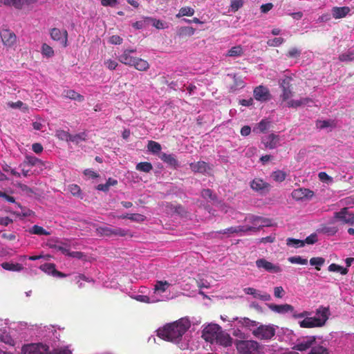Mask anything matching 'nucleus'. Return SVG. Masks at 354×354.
<instances>
[{"mask_svg":"<svg viewBox=\"0 0 354 354\" xmlns=\"http://www.w3.org/2000/svg\"><path fill=\"white\" fill-rule=\"evenodd\" d=\"M187 329L188 326L179 320L158 328L157 335L164 340L176 342L180 339Z\"/></svg>","mask_w":354,"mask_h":354,"instance_id":"f257e3e1","label":"nucleus"},{"mask_svg":"<svg viewBox=\"0 0 354 354\" xmlns=\"http://www.w3.org/2000/svg\"><path fill=\"white\" fill-rule=\"evenodd\" d=\"M235 346L239 354H261L263 349L254 340H236Z\"/></svg>","mask_w":354,"mask_h":354,"instance_id":"f03ea898","label":"nucleus"},{"mask_svg":"<svg viewBox=\"0 0 354 354\" xmlns=\"http://www.w3.org/2000/svg\"><path fill=\"white\" fill-rule=\"evenodd\" d=\"M252 333L254 337L259 339L270 340L276 334V326L271 324H261L253 329Z\"/></svg>","mask_w":354,"mask_h":354,"instance_id":"7ed1b4c3","label":"nucleus"},{"mask_svg":"<svg viewBox=\"0 0 354 354\" xmlns=\"http://www.w3.org/2000/svg\"><path fill=\"white\" fill-rule=\"evenodd\" d=\"M49 347L41 343L25 344L21 348V354H48Z\"/></svg>","mask_w":354,"mask_h":354,"instance_id":"20e7f679","label":"nucleus"},{"mask_svg":"<svg viewBox=\"0 0 354 354\" xmlns=\"http://www.w3.org/2000/svg\"><path fill=\"white\" fill-rule=\"evenodd\" d=\"M221 330V327L218 324H209L203 329L202 337L206 342L213 344Z\"/></svg>","mask_w":354,"mask_h":354,"instance_id":"39448f33","label":"nucleus"},{"mask_svg":"<svg viewBox=\"0 0 354 354\" xmlns=\"http://www.w3.org/2000/svg\"><path fill=\"white\" fill-rule=\"evenodd\" d=\"M292 81V78L291 77L286 76L279 82L280 88L282 90L281 97L283 101H287L293 95V92L291 88Z\"/></svg>","mask_w":354,"mask_h":354,"instance_id":"423d86ee","label":"nucleus"},{"mask_svg":"<svg viewBox=\"0 0 354 354\" xmlns=\"http://www.w3.org/2000/svg\"><path fill=\"white\" fill-rule=\"evenodd\" d=\"M96 230L98 234L106 236H125L129 234L128 230L120 227H100Z\"/></svg>","mask_w":354,"mask_h":354,"instance_id":"0eeeda50","label":"nucleus"},{"mask_svg":"<svg viewBox=\"0 0 354 354\" xmlns=\"http://www.w3.org/2000/svg\"><path fill=\"white\" fill-rule=\"evenodd\" d=\"M0 37L3 45L7 48L12 47L17 41L15 33L8 28L2 29L0 31Z\"/></svg>","mask_w":354,"mask_h":354,"instance_id":"6e6552de","label":"nucleus"},{"mask_svg":"<svg viewBox=\"0 0 354 354\" xmlns=\"http://www.w3.org/2000/svg\"><path fill=\"white\" fill-rule=\"evenodd\" d=\"M315 336H308L306 338H304L303 339L298 340L297 342L294 345L292 348L300 352H304L309 348H311L312 346L315 344Z\"/></svg>","mask_w":354,"mask_h":354,"instance_id":"1a4fd4ad","label":"nucleus"},{"mask_svg":"<svg viewBox=\"0 0 354 354\" xmlns=\"http://www.w3.org/2000/svg\"><path fill=\"white\" fill-rule=\"evenodd\" d=\"M334 217L344 224L354 225V214L349 212L347 207L335 212Z\"/></svg>","mask_w":354,"mask_h":354,"instance_id":"9d476101","label":"nucleus"},{"mask_svg":"<svg viewBox=\"0 0 354 354\" xmlns=\"http://www.w3.org/2000/svg\"><path fill=\"white\" fill-rule=\"evenodd\" d=\"M250 187L252 190L260 194H266L270 191V185L261 178H256L250 182Z\"/></svg>","mask_w":354,"mask_h":354,"instance_id":"9b49d317","label":"nucleus"},{"mask_svg":"<svg viewBox=\"0 0 354 354\" xmlns=\"http://www.w3.org/2000/svg\"><path fill=\"white\" fill-rule=\"evenodd\" d=\"M253 95L256 100L260 102H267L271 99L269 89L262 85L258 86L254 89Z\"/></svg>","mask_w":354,"mask_h":354,"instance_id":"f8f14e48","label":"nucleus"},{"mask_svg":"<svg viewBox=\"0 0 354 354\" xmlns=\"http://www.w3.org/2000/svg\"><path fill=\"white\" fill-rule=\"evenodd\" d=\"M256 266L259 269H264L265 270L272 273H278L281 271V269L279 266L274 265L265 259H257L256 261Z\"/></svg>","mask_w":354,"mask_h":354,"instance_id":"ddd939ff","label":"nucleus"},{"mask_svg":"<svg viewBox=\"0 0 354 354\" xmlns=\"http://www.w3.org/2000/svg\"><path fill=\"white\" fill-rule=\"evenodd\" d=\"M50 37L57 41H59L64 47L67 46L68 32L65 30L61 31L59 28H53L50 30Z\"/></svg>","mask_w":354,"mask_h":354,"instance_id":"4468645a","label":"nucleus"},{"mask_svg":"<svg viewBox=\"0 0 354 354\" xmlns=\"http://www.w3.org/2000/svg\"><path fill=\"white\" fill-rule=\"evenodd\" d=\"M291 195L294 199L301 201L304 199H310L314 196V192L309 189L299 188L294 189Z\"/></svg>","mask_w":354,"mask_h":354,"instance_id":"2eb2a0df","label":"nucleus"},{"mask_svg":"<svg viewBox=\"0 0 354 354\" xmlns=\"http://www.w3.org/2000/svg\"><path fill=\"white\" fill-rule=\"evenodd\" d=\"M136 52L134 49H125L122 53L118 56V60L123 64L131 66L133 64L136 57L131 55V53Z\"/></svg>","mask_w":354,"mask_h":354,"instance_id":"dca6fc26","label":"nucleus"},{"mask_svg":"<svg viewBox=\"0 0 354 354\" xmlns=\"http://www.w3.org/2000/svg\"><path fill=\"white\" fill-rule=\"evenodd\" d=\"M324 325V320L316 319L315 317H306L299 322L301 328L321 327Z\"/></svg>","mask_w":354,"mask_h":354,"instance_id":"f3484780","label":"nucleus"},{"mask_svg":"<svg viewBox=\"0 0 354 354\" xmlns=\"http://www.w3.org/2000/svg\"><path fill=\"white\" fill-rule=\"evenodd\" d=\"M279 136L274 133H271L267 136H265L262 139V142L263 143L265 147L270 149L276 148L279 144Z\"/></svg>","mask_w":354,"mask_h":354,"instance_id":"a211bd4d","label":"nucleus"},{"mask_svg":"<svg viewBox=\"0 0 354 354\" xmlns=\"http://www.w3.org/2000/svg\"><path fill=\"white\" fill-rule=\"evenodd\" d=\"M214 343L227 347L232 344V338L227 333L221 330Z\"/></svg>","mask_w":354,"mask_h":354,"instance_id":"6ab92c4d","label":"nucleus"},{"mask_svg":"<svg viewBox=\"0 0 354 354\" xmlns=\"http://www.w3.org/2000/svg\"><path fill=\"white\" fill-rule=\"evenodd\" d=\"M159 158L162 161L167 164L173 169H177L179 167L178 161L176 160L174 154L162 153L160 154Z\"/></svg>","mask_w":354,"mask_h":354,"instance_id":"aec40b11","label":"nucleus"},{"mask_svg":"<svg viewBox=\"0 0 354 354\" xmlns=\"http://www.w3.org/2000/svg\"><path fill=\"white\" fill-rule=\"evenodd\" d=\"M268 307L271 310L280 314L294 311V307L292 305L288 304L280 305L271 304L268 306Z\"/></svg>","mask_w":354,"mask_h":354,"instance_id":"412c9836","label":"nucleus"},{"mask_svg":"<svg viewBox=\"0 0 354 354\" xmlns=\"http://www.w3.org/2000/svg\"><path fill=\"white\" fill-rule=\"evenodd\" d=\"M244 292L247 295H251L254 298L259 299L262 301H269L271 299V297L268 293L261 294L260 292L253 288H245L244 289Z\"/></svg>","mask_w":354,"mask_h":354,"instance_id":"4be33fe9","label":"nucleus"},{"mask_svg":"<svg viewBox=\"0 0 354 354\" xmlns=\"http://www.w3.org/2000/svg\"><path fill=\"white\" fill-rule=\"evenodd\" d=\"M192 171L196 173H205L210 169L208 164L205 161H198L197 162H192L189 164Z\"/></svg>","mask_w":354,"mask_h":354,"instance_id":"5701e85b","label":"nucleus"},{"mask_svg":"<svg viewBox=\"0 0 354 354\" xmlns=\"http://www.w3.org/2000/svg\"><path fill=\"white\" fill-rule=\"evenodd\" d=\"M351 11L348 6L333 7L332 9V15L335 19H341L345 17Z\"/></svg>","mask_w":354,"mask_h":354,"instance_id":"b1692460","label":"nucleus"},{"mask_svg":"<svg viewBox=\"0 0 354 354\" xmlns=\"http://www.w3.org/2000/svg\"><path fill=\"white\" fill-rule=\"evenodd\" d=\"M131 66H133L139 71H147L149 68L150 65L147 61L140 57H136Z\"/></svg>","mask_w":354,"mask_h":354,"instance_id":"393cba45","label":"nucleus"},{"mask_svg":"<svg viewBox=\"0 0 354 354\" xmlns=\"http://www.w3.org/2000/svg\"><path fill=\"white\" fill-rule=\"evenodd\" d=\"M232 78L234 82L230 87V92H235L245 86V83L240 76L234 74L232 75Z\"/></svg>","mask_w":354,"mask_h":354,"instance_id":"a878e982","label":"nucleus"},{"mask_svg":"<svg viewBox=\"0 0 354 354\" xmlns=\"http://www.w3.org/2000/svg\"><path fill=\"white\" fill-rule=\"evenodd\" d=\"M195 33V29L191 26H181L177 29V35L180 38L191 37Z\"/></svg>","mask_w":354,"mask_h":354,"instance_id":"bb28decb","label":"nucleus"},{"mask_svg":"<svg viewBox=\"0 0 354 354\" xmlns=\"http://www.w3.org/2000/svg\"><path fill=\"white\" fill-rule=\"evenodd\" d=\"M63 96L66 98L76 100L80 102H82L84 100V97L74 90L64 91L63 93Z\"/></svg>","mask_w":354,"mask_h":354,"instance_id":"cd10ccee","label":"nucleus"},{"mask_svg":"<svg viewBox=\"0 0 354 354\" xmlns=\"http://www.w3.org/2000/svg\"><path fill=\"white\" fill-rule=\"evenodd\" d=\"M238 324L242 326L245 327L246 328H248L250 330H252V328H256L258 326V322L252 320L248 317H243L238 320Z\"/></svg>","mask_w":354,"mask_h":354,"instance_id":"c85d7f7f","label":"nucleus"},{"mask_svg":"<svg viewBox=\"0 0 354 354\" xmlns=\"http://www.w3.org/2000/svg\"><path fill=\"white\" fill-rule=\"evenodd\" d=\"M169 286H171V283H169L167 281L158 280L154 285V292L163 293L166 292Z\"/></svg>","mask_w":354,"mask_h":354,"instance_id":"c756f323","label":"nucleus"},{"mask_svg":"<svg viewBox=\"0 0 354 354\" xmlns=\"http://www.w3.org/2000/svg\"><path fill=\"white\" fill-rule=\"evenodd\" d=\"M310 102H312L311 99L308 97H304L299 100H290L287 102V104L288 107L297 108L303 104H306Z\"/></svg>","mask_w":354,"mask_h":354,"instance_id":"7c9ffc66","label":"nucleus"},{"mask_svg":"<svg viewBox=\"0 0 354 354\" xmlns=\"http://www.w3.org/2000/svg\"><path fill=\"white\" fill-rule=\"evenodd\" d=\"M328 308H325V307H320L319 308H318L317 310V312H316V315H317V317H315L316 319H319V320H322L324 319V324L326 322V321L328 320Z\"/></svg>","mask_w":354,"mask_h":354,"instance_id":"2f4dec72","label":"nucleus"},{"mask_svg":"<svg viewBox=\"0 0 354 354\" xmlns=\"http://www.w3.org/2000/svg\"><path fill=\"white\" fill-rule=\"evenodd\" d=\"M1 267L6 270L9 271H20L23 269L20 263H12L9 262H3L1 263Z\"/></svg>","mask_w":354,"mask_h":354,"instance_id":"473e14b6","label":"nucleus"},{"mask_svg":"<svg viewBox=\"0 0 354 354\" xmlns=\"http://www.w3.org/2000/svg\"><path fill=\"white\" fill-rule=\"evenodd\" d=\"M23 163L24 165H26L27 167L44 165L40 159L34 156H26Z\"/></svg>","mask_w":354,"mask_h":354,"instance_id":"72a5a7b5","label":"nucleus"},{"mask_svg":"<svg viewBox=\"0 0 354 354\" xmlns=\"http://www.w3.org/2000/svg\"><path fill=\"white\" fill-rule=\"evenodd\" d=\"M243 55V50L241 46H236L232 47L227 53V56L229 57H240Z\"/></svg>","mask_w":354,"mask_h":354,"instance_id":"f704fd0d","label":"nucleus"},{"mask_svg":"<svg viewBox=\"0 0 354 354\" xmlns=\"http://www.w3.org/2000/svg\"><path fill=\"white\" fill-rule=\"evenodd\" d=\"M194 9L191 7H183L180 9L179 12L176 15V17L180 18L184 16L191 17L194 15Z\"/></svg>","mask_w":354,"mask_h":354,"instance_id":"c9c22d12","label":"nucleus"},{"mask_svg":"<svg viewBox=\"0 0 354 354\" xmlns=\"http://www.w3.org/2000/svg\"><path fill=\"white\" fill-rule=\"evenodd\" d=\"M75 281L80 288L84 287V284L82 283V281L87 282H94V280L92 278L88 277L85 276L84 274H79L78 275L75 277Z\"/></svg>","mask_w":354,"mask_h":354,"instance_id":"e433bc0d","label":"nucleus"},{"mask_svg":"<svg viewBox=\"0 0 354 354\" xmlns=\"http://www.w3.org/2000/svg\"><path fill=\"white\" fill-rule=\"evenodd\" d=\"M328 270L329 272H340L341 274L345 275L348 273V270L346 268H343L342 266L337 265L336 263H331Z\"/></svg>","mask_w":354,"mask_h":354,"instance_id":"4c0bfd02","label":"nucleus"},{"mask_svg":"<svg viewBox=\"0 0 354 354\" xmlns=\"http://www.w3.org/2000/svg\"><path fill=\"white\" fill-rule=\"evenodd\" d=\"M161 145L160 143L150 140L147 144V149L153 153H158L161 151Z\"/></svg>","mask_w":354,"mask_h":354,"instance_id":"58836bf2","label":"nucleus"},{"mask_svg":"<svg viewBox=\"0 0 354 354\" xmlns=\"http://www.w3.org/2000/svg\"><path fill=\"white\" fill-rule=\"evenodd\" d=\"M324 263L325 259L323 257H313L310 259V264L315 266V269L318 271L321 270V266H322Z\"/></svg>","mask_w":354,"mask_h":354,"instance_id":"ea45409f","label":"nucleus"},{"mask_svg":"<svg viewBox=\"0 0 354 354\" xmlns=\"http://www.w3.org/2000/svg\"><path fill=\"white\" fill-rule=\"evenodd\" d=\"M286 244L288 246L294 247L295 248H301L304 246V241L300 239H296L293 238H288L286 240Z\"/></svg>","mask_w":354,"mask_h":354,"instance_id":"a19ab883","label":"nucleus"},{"mask_svg":"<svg viewBox=\"0 0 354 354\" xmlns=\"http://www.w3.org/2000/svg\"><path fill=\"white\" fill-rule=\"evenodd\" d=\"M86 133L85 132H82L80 133H77L75 135L71 134L70 142H72L75 144H79L82 141H84L86 139Z\"/></svg>","mask_w":354,"mask_h":354,"instance_id":"79ce46f5","label":"nucleus"},{"mask_svg":"<svg viewBox=\"0 0 354 354\" xmlns=\"http://www.w3.org/2000/svg\"><path fill=\"white\" fill-rule=\"evenodd\" d=\"M286 172L281 171V170H277L275 171H273L271 174L272 178L276 182H283L286 178Z\"/></svg>","mask_w":354,"mask_h":354,"instance_id":"37998d69","label":"nucleus"},{"mask_svg":"<svg viewBox=\"0 0 354 354\" xmlns=\"http://www.w3.org/2000/svg\"><path fill=\"white\" fill-rule=\"evenodd\" d=\"M152 169H153L152 165L148 162H139L136 165L137 170L143 171L145 173L149 172L151 170H152Z\"/></svg>","mask_w":354,"mask_h":354,"instance_id":"c03bdc74","label":"nucleus"},{"mask_svg":"<svg viewBox=\"0 0 354 354\" xmlns=\"http://www.w3.org/2000/svg\"><path fill=\"white\" fill-rule=\"evenodd\" d=\"M252 222L256 225L258 224L259 223H261V224L259 225L261 226V228L264 226L271 225V223H272L270 219L263 218L261 216L254 217L252 219Z\"/></svg>","mask_w":354,"mask_h":354,"instance_id":"a18cd8bd","label":"nucleus"},{"mask_svg":"<svg viewBox=\"0 0 354 354\" xmlns=\"http://www.w3.org/2000/svg\"><path fill=\"white\" fill-rule=\"evenodd\" d=\"M30 233L37 235H49L50 233L47 232L45 229H44L42 227L35 225L32 227V228L30 230Z\"/></svg>","mask_w":354,"mask_h":354,"instance_id":"49530a36","label":"nucleus"},{"mask_svg":"<svg viewBox=\"0 0 354 354\" xmlns=\"http://www.w3.org/2000/svg\"><path fill=\"white\" fill-rule=\"evenodd\" d=\"M270 128V122L266 120H262L260 122L258 123L256 129H254L259 133H265Z\"/></svg>","mask_w":354,"mask_h":354,"instance_id":"de8ad7c7","label":"nucleus"},{"mask_svg":"<svg viewBox=\"0 0 354 354\" xmlns=\"http://www.w3.org/2000/svg\"><path fill=\"white\" fill-rule=\"evenodd\" d=\"M8 104L10 108L21 109L24 112H26L28 110V106L20 100L16 102H8Z\"/></svg>","mask_w":354,"mask_h":354,"instance_id":"09e8293b","label":"nucleus"},{"mask_svg":"<svg viewBox=\"0 0 354 354\" xmlns=\"http://www.w3.org/2000/svg\"><path fill=\"white\" fill-rule=\"evenodd\" d=\"M28 0H10V4L9 6H12L17 10L22 9L25 4H30Z\"/></svg>","mask_w":354,"mask_h":354,"instance_id":"8fccbe9b","label":"nucleus"},{"mask_svg":"<svg viewBox=\"0 0 354 354\" xmlns=\"http://www.w3.org/2000/svg\"><path fill=\"white\" fill-rule=\"evenodd\" d=\"M41 53L47 57H51L54 55V50L46 44H43L41 46Z\"/></svg>","mask_w":354,"mask_h":354,"instance_id":"3c124183","label":"nucleus"},{"mask_svg":"<svg viewBox=\"0 0 354 354\" xmlns=\"http://www.w3.org/2000/svg\"><path fill=\"white\" fill-rule=\"evenodd\" d=\"M288 261L291 263H297L301 265H306L308 263V260L306 259H304L300 256L290 257L288 258Z\"/></svg>","mask_w":354,"mask_h":354,"instance_id":"603ef678","label":"nucleus"},{"mask_svg":"<svg viewBox=\"0 0 354 354\" xmlns=\"http://www.w3.org/2000/svg\"><path fill=\"white\" fill-rule=\"evenodd\" d=\"M201 196L205 199H209L210 201H216V196L213 194L212 191L209 189H204L201 192Z\"/></svg>","mask_w":354,"mask_h":354,"instance_id":"864d4df0","label":"nucleus"},{"mask_svg":"<svg viewBox=\"0 0 354 354\" xmlns=\"http://www.w3.org/2000/svg\"><path fill=\"white\" fill-rule=\"evenodd\" d=\"M284 42V39L282 37H275L272 39H269L267 41V44L270 46L277 47L279 46Z\"/></svg>","mask_w":354,"mask_h":354,"instance_id":"5fc2aeb1","label":"nucleus"},{"mask_svg":"<svg viewBox=\"0 0 354 354\" xmlns=\"http://www.w3.org/2000/svg\"><path fill=\"white\" fill-rule=\"evenodd\" d=\"M0 341L10 346H14L15 344L14 339L8 334L0 335Z\"/></svg>","mask_w":354,"mask_h":354,"instance_id":"6e6d98bb","label":"nucleus"},{"mask_svg":"<svg viewBox=\"0 0 354 354\" xmlns=\"http://www.w3.org/2000/svg\"><path fill=\"white\" fill-rule=\"evenodd\" d=\"M243 5V0H231L230 8L232 11L236 12Z\"/></svg>","mask_w":354,"mask_h":354,"instance_id":"4d7b16f0","label":"nucleus"},{"mask_svg":"<svg viewBox=\"0 0 354 354\" xmlns=\"http://www.w3.org/2000/svg\"><path fill=\"white\" fill-rule=\"evenodd\" d=\"M64 245H65V244L64 243H62V245H56V244L51 245L50 244V248H53L57 251H60L62 254L66 255L68 253L69 249L64 247Z\"/></svg>","mask_w":354,"mask_h":354,"instance_id":"13d9d810","label":"nucleus"},{"mask_svg":"<svg viewBox=\"0 0 354 354\" xmlns=\"http://www.w3.org/2000/svg\"><path fill=\"white\" fill-rule=\"evenodd\" d=\"M290 58H297L301 55V51L297 48H290L286 55Z\"/></svg>","mask_w":354,"mask_h":354,"instance_id":"bf43d9fd","label":"nucleus"},{"mask_svg":"<svg viewBox=\"0 0 354 354\" xmlns=\"http://www.w3.org/2000/svg\"><path fill=\"white\" fill-rule=\"evenodd\" d=\"M57 136L59 138L62 140H64L66 141H70L71 139V134L64 130H59L57 131Z\"/></svg>","mask_w":354,"mask_h":354,"instance_id":"052dcab7","label":"nucleus"},{"mask_svg":"<svg viewBox=\"0 0 354 354\" xmlns=\"http://www.w3.org/2000/svg\"><path fill=\"white\" fill-rule=\"evenodd\" d=\"M150 21H151L152 25L156 27L157 29H164L165 27L164 26L163 22L160 19H156L154 18H147Z\"/></svg>","mask_w":354,"mask_h":354,"instance_id":"680f3d73","label":"nucleus"},{"mask_svg":"<svg viewBox=\"0 0 354 354\" xmlns=\"http://www.w3.org/2000/svg\"><path fill=\"white\" fill-rule=\"evenodd\" d=\"M42 269L48 272V274H51L52 275L54 273V270H56L55 266L53 263H46L44 266H42Z\"/></svg>","mask_w":354,"mask_h":354,"instance_id":"e2e57ef3","label":"nucleus"},{"mask_svg":"<svg viewBox=\"0 0 354 354\" xmlns=\"http://www.w3.org/2000/svg\"><path fill=\"white\" fill-rule=\"evenodd\" d=\"M104 65L106 66V67L107 68L113 71L117 68V66H118V64L116 61L109 59L104 61Z\"/></svg>","mask_w":354,"mask_h":354,"instance_id":"0e129e2a","label":"nucleus"},{"mask_svg":"<svg viewBox=\"0 0 354 354\" xmlns=\"http://www.w3.org/2000/svg\"><path fill=\"white\" fill-rule=\"evenodd\" d=\"M339 60L342 62H348L354 60V54L351 53L348 54H342L339 55Z\"/></svg>","mask_w":354,"mask_h":354,"instance_id":"69168bd1","label":"nucleus"},{"mask_svg":"<svg viewBox=\"0 0 354 354\" xmlns=\"http://www.w3.org/2000/svg\"><path fill=\"white\" fill-rule=\"evenodd\" d=\"M285 295V291L281 286L275 287L274 289V295L277 298H282Z\"/></svg>","mask_w":354,"mask_h":354,"instance_id":"338daca9","label":"nucleus"},{"mask_svg":"<svg viewBox=\"0 0 354 354\" xmlns=\"http://www.w3.org/2000/svg\"><path fill=\"white\" fill-rule=\"evenodd\" d=\"M304 241V245L306 244H314L317 241V237L316 234H312L310 236H307Z\"/></svg>","mask_w":354,"mask_h":354,"instance_id":"774afa93","label":"nucleus"}]
</instances>
